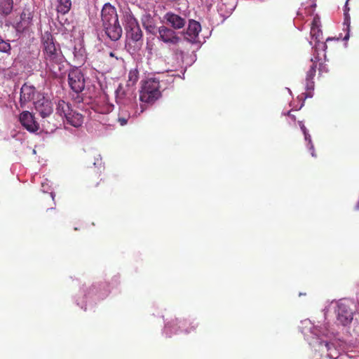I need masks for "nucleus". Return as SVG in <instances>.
<instances>
[{
    "label": "nucleus",
    "mask_w": 359,
    "mask_h": 359,
    "mask_svg": "<svg viewBox=\"0 0 359 359\" xmlns=\"http://www.w3.org/2000/svg\"><path fill=\"white\" fill-rule=\"evenodd\" d=\"M19 120L22 126L29 132H36L39 129V124L35 121L32 113L25 111L20 114Z\"/></svg>",
    "instance_id": "11"
},
{
    "label": "nucleus",
    "mask_w": 359,
    "mask_h": 359,
    "mask_svg": "<svg viewBox=\"0 0 359 359\" xmlns=\"http://www.w3.org/2000/svg\"><path fill=\"white\" fill-rule=\"evenodd\" d=\"M138 71L137 69L130 70L128 74V79L124 88L123 86L119 85L116 90V102L117 104H130L135 100L136 95L134 93L133 86L138 80Z\"/></svg>",
    "instance_id": "2"
},
{
    "label": "nucleus",
    "mask_w": 359,
    "mask_h": 359,
    "mask_svg": "<svg viewBox=\"0 0 359 359\" xmlns=\"http://www.w3.org/2000/svg\"><path fill=\"white\" fill-rule=\"evenodd\" d=\"M134 101L132 104L126 105V104H118L119 106V112H118V121L120 123L121 126H124L127 123L128 119L130 116V113L129 112V109L133 107Z\"/></svg>",
    "instance_id": "17"
},
{
    "label": "nucleus",
    "mask_w": 359,
    "mask_h": 359,
    "mask_svg": "<svg viewBox=\"0 0 359 359\" xmlns=\"http://www.w3.org/2000/svg\"><path fill=\"white\" fill-rule=\"evenodd\" d=\"M37 94L41 93L36 90L34 86L27 83H24L20 89V106L23 107L27 102L37 100Z\"/></svg>",
    "instance_id": "9"
},
{
    "label": "nucleus",
    "mask_w": 359,
    "mask_h": 359,
    "mask_svg": "<svg viewBox=\"0 0 359 359\" xmlns=\"http://www.w3.org/2000/svg\"><path fill=\"white\" fill-rule=\"evenodd\" d=\"M324 70H325V72H327V69H325V68L324 67H323L322 65H320V67H319V72L320 73V72H323V71H324Z\"/></svg>",
    "instance_id": "34"
},
{
    "label": "nucleus",
    "mask_w": 359,
    "mask_h": 359,
    "mask_svg": "<svg viewBox=\"0 0 359 359\" xmlns=\"http://www.w3.org/2000/svg\"><path fill=\"white\" fill-rule=\"evenodd\" d=\"M178 323H179V322H178V320H176L175 323H173V325H177V324H178Z\"/></svg>",
    "instance_id": "36"
},
{
    "label": "nucleus",
    "mask_w": 359,
    "mask_h": 359,
    "mask_svg": "<svg viewBox=\"0 0 359 359\" xmlns=\"http://www.w3.org/2000/svg\"><path fill=\"white\" fill-rule=\"evenodd\" d=\"M127 36L134 41H138L142 38V32L136 21L133 19L127 22L126 27Z\"/></svg>",
    "instance_id": "13"
},
{
    "label": "nucleus",
    "mask_w": 359,
    "mask_h": 359,
    "mask_svg": "<svg viewBox=\"0 0 359 359\" xmlns=\"http://www.w3.org/2000/svg\"><path fill=\"white\" fill-rule=\"evenodd\" d=\"M348 2L346 1V4L344 6V25L345 26L344 29L346 31V34L345 36L344 37V41H347L350 37V25H351V17L348 13V11L350 10L349 7L348 6Z\"/></svg>",
    "instance_id": "21"
},
{
    "label": "nucleus",
    "mask_w": 359,
    "mask_h": 359,
    "mask_svg": "<svg viewBox=\"0 0 359 359\" xmlns=\"http://www.w3.org/2000/svg\"><path fill=\"white\" fill-rule=\"evenodd\" d=\"M42 46L47 72L54 78L59 77L65 69V58L60 45L55 43L51 34L46 32L42 36Z\"/></svg>",
    "instance_id": "1"
},
{
    "label": "nucleus",
    "mask_w": 359,
    "mask_h": 359,
    "mask_svg": "<svg viewBox=\"0 0 359 359\" xmlns=\"http://www.w3.org/2000/svg\"><path fill=\"white\" fill-rule=\"evenodd\" d=\"M68 83L71 89L76 93L82 92L85 88V79L80 69H76L69 72Z\"/></svg>",
    "instance_id": "6"
},
{
    "label": "nucleus",
    "mask_w": 359,
    "mask_h": 359,
    "mask_svg": "<svg viewBox=\"0 0 359 359\" xmlns=\"http://www.w3.org/2000/svg\"><path fill=\"white\" fill-rule=\"evenodd\" d=\"M101 19L103 30L105 35L110 39H112V29L111 20L112 19V6L110 3H106L101 12Z\"/></svg>",
    "instance_id": "8"
},
{
    "label": "nucleus",
    "mask_w": 359,
    "mask_h": 359,
    "mask_svg": "<svg viewBox=\"0 0 359 359\" xmlns=\"http://www.w3.org/2000/svg\"><path fill=\"white\" fill-rule=\"evenodd\" d=\"M158 38L166 43L176 44L180 40V37L173 29L164 25L158 27Z\"/></svg>",
    "instance_id": "10"
},
{
    "label": "nucleus",
    "mask_w": 359,
    "mask_h": 359,
    "mask_svg": "<svg viewBox=\"0 0 359 359\" xmlns=\"http://www.w3.org/2000/svg\"><path fill=\"white\" fill-rule=\"evenodd\" d=\"M141 20H142L143 27H145L148 25H150V24L154 22V20L152 18L151 15L148 13H147L142 15Z\"/></svg>",
    "instance_id": "27"
},
{
    "label": "nucleus",
    "mask_w": 359,
    "mask_h": 359,
    "mask_svg": "<svg viewBox=\"0 0 359 359\" xmlns=\"http://www.w3.org/2000/svg\"><path fill=\"white\" fill-rule=\"evenodd\" d=\"M172 325L171 324H170V323L166 324V325H165V331L166 332V334H167L168 337H170V335H169V334L167 333V332H168V330L169 329H170V328H171V327H172Z\"/></svg>",
    "instance_id": "33"
},
{
    "label": "nucleus",
    "mask_w": 359,
    "mask_h": 359,
    "mask_svg": "<svg viewBox=\"0 0 359 359\" xmlns=\"http://www.w3.org/2000/svg\"><path fill=\"white\" fill-rule=\"evenodd\" d=\"M111 111V105H107L104 108L102 109V108H98L97 109V111L100 114H107L109 113H110Z\"/></svg>",
    "instance_id": "30"
},
{
    "label": "nucleus",
    "mask_w": 359,
    "mask_h": 359,
    "mask_svg": "<svg viewBox=\"0 0 359 359\" xmlns=\"http://www.w3.org/2000/svg\"><path fill=\"white\" fill-rule=\"evenodd\" d=\"M109 54V56H110V57H112V51H111V52H110Z\"/></svg>",
    "instance_id": "37"
},
{
    "label": "nucleus",
    "mask_w": 359,
    "mask_h": 359,
    "mask_svg": "<svg viewBox=\"0 0 359 359\" xmlns=\"http://www.w3.org/2000/svg\"><path fill=\"white\" fill-rule=\"evenodd\" d=\"M319 57H315V60L313 58L311 59V61L313 62V64L311 66L309 70L306 73V89L308 91L306 93L302 94L299 97L300 100H302V102L299 107L300 109L304 104V100L306 98L312 97L313 95V91L314 89V81H313L316 72V62L319 60Z\"/></svg>",
    "instance_id": "5"
},
{
    "label": "nucleus",
    "mask_w": 359,
    "mask_h": 359,
    "mask_svg": "<svg viewBox=\"0 0 359 359\" xmlns=\"http://www.w3.org/2000/svg\"><path fill=\"white\" fill-rule=\"evenodd\" d=\"M117 20L114 23V41L118 40L122 34V29L119 25L116 24Z\"/></svg>",
    "instance_id": "28"
},
{
    "label": "nucleus",
    "mask_w": 359,
    "mask_h": 359,
    "mask_svg": "<svg viewBox=\"0 0 359 359\" xmlns=\"http://www.w3.org/2000/svg\"><path fill=\"white\" fill-rule=\"evenodd\" d=\"M320 20L318 16H315L313 19L311 28L320 27Z\"/></svg>",
    "instance_id": "31"
},
{
    "label": "nucleus",
    "mask_w": 359,
    "mask_h": 359,
    "mask_svg": "<svg viewBox=\"0 0 359 359\" xmlns=\"http://www.w3.org/2000/svg\"><path fill=\"white\" fill-rule=\"evenodd\" d=\"M299 127H300L303 134L306 133L308 132V130L306 129V128L305 127V126L302 121H299Z\"/></svg>",
    "instance_id": "32"
},
{
    "label": "nucleus",
    "mask_w": 359,
    "mask_h": 359,
    "mask_svg": "<svg viewBox=\"0 0 359 359\" xmlns=\"http://www.w3.org/2000/svg\"><path fill=\"white\" fill-rule=\"evenodd\" d=\"M320 351H327V356L330 359H337L339 356V351L332 343L327 341H319Z\"/></svg>",
    "instance_id": "16"
},
{
    "label": "nucleus",
    "mask_w": 359,
    "mask_h": 359,
    "mask_svg": "<svg viewBox=\"0 0 359 359\" xmlns=\"http://www.w3.org/2000/svg\"><path fill=\"white\" fill-rule=\"evenodd\" d=\"M67 121L74 127H79L81 126L83 123V116L81 114L71 110V113L67 114L65 117Z\"/></svg>",
    "instance_id": "20"
},
{
    "label": "nucleus",
    "mask_w": 359,
    "mask_h": 359,
    "mask_svg": "<svg viewBox=\"0 0 359 359\" xmlns=\"http://www.w3.org/2000/svg\"><path fill=\"white\" fill-rule=\"evenodd\" d=\"M13 0H0V14L7 16L10 15L13 11Z\"/></svg>",
    "instance_id": "24"
},
{
    "label": "nucleus",
    "mask_w": 359,
    "mask_h": 359,
    "mask_svg": "<svg viewBox=\"0 0 359 359\" xmlns=\"http://www.w3.org/2000/svg\"><path fill=\"white\" fill-rule=\"evenodd\" d=\"M334 312L337 323L344 327L349 326L354 316V311L351 309L348 301L341 299L337 303Z\"/></svg>",
    "instance_id": "4"
},
{
    "label": "nucleus",
    "mask_w": 359,
    "mask_h": 359,
    "mask_svg": "<svg viewBox=\"0 0 359 359\" xmlns=\"http://www.w3.org/2000/svg\"><path fill=\"white\" fill-rule=\"evenodd\" d=\"M163 20L168 25H170L175 29L183 28L186 24V19L177 14L172 12H168L163 16Z\"/></svg>",
    "instance_id": "12"
},
{
    "label": "nucleus",
    "mask_w": 359,
    "mask_h": 359,
    "mask_svg": "<svg viewBox=\"0 0 359 359\" xmlns=\"http://www.w3.org/2000/svg\"><path fill=\"white\" fill-rule=\"evenodd\" d=\"M349 0H347V1H348Z\"/></svg>",
    "instance_id": "38"
},
{
    "label": "nucleus",
    "mask_w": 359,
    "mask_h": 359,
    "mask_svg": "<svg viewBox=\"0 0 359 359\" xmlns=\"http://www.w3.org/2000/svg\"><path fill=\"white\" fill-rule=\"evenodd\" d=\"M304 140L307 142V147L311 151V154L313 157H316V154L315 153L314 146L312 142L311 137L309 133V131L306 133H304Z\"/></svg>",
    "instance_id": "25"
},
{
    "label": "nucleus",
    "mask_w": 359,
    "mask_h": 359,
    "mask_svg": "<svg viewBox=\"0 0 359 359\" xmlns=\"http://www.w3.org/2000/svg\"><path fill=\"white\" fill-rule=\"evenodd\" d=\"M311 35L313 39H315L316 44L314 46V51L318 53L319 49L322 48L325 50L327 48V45L325 43L320 42V39L322 38L323 32L320 27L316 28H311Z\"/></svg>",
    "instance_id": "18"
},
{
    "label": "nucleus",
    "mask_w": 359,
    "mask_h": 359,
    "mask_svg": "<svg viewBox=\"0 0 359 359\" xmlns=\"http://www.w3.org/2000/svg\"><path fill=\"white\" fill-rule=\"evenodd\" d=\"M11 50L10 43L2 39H0V52L9 53Z\"/></svg>",
    "instance_id": "26"
},
{
    "label": "nucleus",
    "mask_w": 359,
    "mask_h": 359,
    "mask_svg": "<svg viewBox=\"0 0 359 359\" xmlns=\"http://www.w3.org/2000/svg\"><path fill=\"white\" fill-rule=\"evenodd\" d=\"M109 119H107V121H104V120H103V121H104V122H103V124H105V125H110V123H108V121H109Z\"/></svg>",
    "instance_id": "35"
},
{
    "label": "nucleus",
    "mask_w": 359,
    "mask_h": 359,
    "mask_svg": "<svg viewBox=\"0 0 359 359\" xmlns=\"http://www.w3.org/2000/svg\"><path fill=\"white\" fill-rule=\"evenodd\" d=\"M144 29L147 30V32L149 33H151L152 34H156V26H155V22H153L150 25H148L145 27H144Z\"/></svg>",
    "instance_id": "29"
},
{
    "label": "nucleus",
    "mask_w": 359,
    "mask_h": 359,
    "mask_svg": "<svg viewBox=\"0 0 359 359\" xmlns=\"http://www.w3.org/2000/svg\"><path fill=\"white\" fill-rule=\"evenodd\" d=\"M140 100L142 102L152 104L161 95L159 81L155 78H149L142 81Z\"/></svg>",
    "instance_id": "3"
},
{
    "label": "nucleus",
    "mask_w": 359,
    "mask_h": 359,
    "mask_svg": "<svg viewBox=\"0 0 359 359\" xmlns=\"http://www.w3.org/2000/svg\"><path fill=\"white\" fill-rule=\"evenodd\" d=\"M201 30V26L198 22L194 20H189L186 32L187 40L191 43H196Z\"/></svg>",
    "instance_id": "14"
},
{
    "label": "nucleus",
    "mask_w": 359,
    "mask_h": 359,
    "mask_svg": "<svg viewBox=\"0 0 359 359\" xmlns=\"http://www.w3.org/2000/svg\"><path fill=\"white\" fill-rule=\"evenodd\" d=\"M71 106L64 100H59L57 104L56 111L60 116L66 117L67 114L71 113Z\"/></svg>",
    "instance_id": "22"
},
{
    "label": "nucleus",
    "mask_w": 359,
    "mask_h": 359,
    "mask_svg": "<svg viewBox=\"0 0 359 359\" xmlns=\"http://www.w3.org/2000/svg\"><path fill=\"white\" fill-rule=\"evenodd\" d=\"M311 333L314 335V341L310 342V344H317L319 346V341H323L320 339V336L329 337L330 332L328 328V325L327 324L323 325V326H313L311 327Z\"/></svg>",
    "instance_id": "15"
},
{
    "label": "nucleus",
    "mask_w": 359,
    "mask_h": 359,
    "mask_svg": "<svg viewBox=\"0 0 359 359\" xmlns=\"http://www.w3.org/2000/svg\"><path fill=\"white\" fill-rule=\"evenodd\" d=\"M36 110L41 117H48L53 111L51 101L46 98L43 94H37V100L34 101Z\"/></svg>",
    "instance_id": "7"
},
{
    "label": "nucleus",
    "mask_w": 359,
    "mask_h": 359,
    "mask_svg": "<svg viewBox=\"0 0 359 359\" xmlns=\"http://www.w3.org/2000/svg\"><path fill=\"white\" fill-rule=\"evenodd\" d=\"M72 8L71 0H57L56 11L57 13L65 15L69 13Z\"/></svg>",
    "instance_id": "23"
},
{
    "label": "nucleus",
    "mask_w": 359,
    "mask_h": 359,
    "mask_svg": "<svg viewBox=\"0 0 359 359\" xmlns=\"http://www.w3.org/2000/svg\"><path fill=\"white\" fill-rule=\"evenodd\" d=\"M33 15L28 10H24L20 15V22L17 24V29L23 31L28 27L32 22Z\"/></svg>",
    "instance_id": "19"
}]
</instances>
